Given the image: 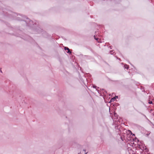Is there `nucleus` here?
Returning a JSON list of instances; mask_svg holds the SVG:
<instances>
[{
  "label": "nucleus",
  "mask_w": 154,
  "mask_h": 154,
  "mask_svg": "<svg viewBox=\"0 0 154 154\" xmlns=\"http://www.w3.org/2000/svg\"><path fill=\"white\" fill-rule=\"evenodd\" d=\"M121 139L122 140H123L122 139V137H121Z\"/></svg>",
  "instance_id": "nucleus-9"
},
{
  "label": "nucleus",
  "mask_w": 154,
  "mask_h": 154,
  "mask_svg": "<svg viewBox=\"0 0 154 154\" xmlns=\"http://www.w3.org/2000/svg\"><path fill=\"white\" fill-rule=\"evenodd\" d=\"M131 135H132V133H131Z\"/></svg>",
  "instance_id": "nucleus-14"
},
{
  "label": "nucleus",
  "mask_w": 154,
  "mask_h": 154,
  "mask_svg": "<svg viewBox=\"0 0 154 154\" xmlns=\"http://www.w3.org/2000/svg\"><path fill=\"white\" fill-rule=\"evenodd\" d=\"M81 154V152L78 153V154Z\"/></svg>",
  "instance_id": "nucleus-11"
},
{
  "label": "nucleus",
  "mask_w": 154,
  "mask_h": 154,
  "mask_svg": "<svg viewBox=\"0 0 154 154\" xmlns=\"http://www.w3.org/2000/svg\"><path fill=\"white\" fill-rule=\"evenodd\" d=\"M124 67L125 69H128L129 68V66L125 64L124 65Z\"/></svg>",
  "instance_id": "nucleus-4"
},
{
  "label": "nucleus",
  "mask_w": 154,
  "mask_h": 154,
  "mask_svg": "<svg viewBox=\"0 0 154 154\" xmlns=\"http://www.w3.org/2000/svg\"><path fill=\"white\" fill-rule=\"evenodd\" d=\"M149 103L150 104H151L152 103V101H150L149 102Z\"/></svg>",
  "instance_id": "nucleus-7"
},
{
  "label": "nucleus",
  "mask_w": 154,
  "mask_h": 154,
  "mask_svg": "<svg viewBox=\"0 0 154 154\" xmlns=\"http://www.w3.org/2000/svg\"><path fill=\"white\" fill-rule=\"evenodd\" d=\"M116 98H118V97L117 96H116L115 97L112 98L110 100L109 103H111L112 102L114 101Z\"/></svg>",
  "instance_id": "nucleus-1"
},
{
  "label": "nucleus",
  "mask_w": 154,
  "mask_h": 154,
  "mask_svg": "<svg viewBox=\"0 0 154 154\" xmlns=\"http://www.w3.org/2000/svg\"><path fill=\"white\" fill-rule=\"evenodd\" d=\"M83 150L85 151V154H87L88 153V152H86V150L85 149H84Z\"/></svg>",
  "instance_id": "nucleus-6"
},
{
  "label": "nucleus",
  "mask_w": 154,
  "mask_h": 154,
  "mask_svg": "<svg viewBox=\"0 0 154 154\" xmlns=\"http://www.w3.org/2000/svg\"><path fill=\"white\" fill-rule=\"evenodd\" d=\"M132 135L133 136V135L134 136L135 134H133Z\"/></svg>",
  "instance_id": "nucleus-12"
},
{
  "label": "nucleus",
  "mask_w": 154,
  "mask_h": 154,
  "mask_svg": "<svg viewBox=\"0 0 154 154\" xmlns=\"http://www.w3.org/2000/svg\"><path fill=\"white\" fill-rule=\"evenodd\" d=\"M94 39L97 40V42H98V41L99 38H96L95 35H94Z\"/></svg>",
  "instance_id": "nucleus-5"
},
{
  "label": "nucleus",
  "mask_w": 154,
  "mask_h": 154,
  "mask_svg": "<svg viewBox=\"0 0 154 154\" xmlns=\"http://www.w3.org/2000/svg\"><path fill=\"white\" fill-rule=\"evenodd\" d=\"M96 86H93V87L94 88H96Z\"/></svg>",
  "instance_id": "nucleus-8"
},
{
  "label": "nucleus",
  "mask_w": 154,
  "mask_h": 154,
  "mask_svg": "<svg viewBox=\"0 0 154 154\" xmlns=\"http://www.w3.org/2000/svg\"><path fill=\"white\" fill-rule=\"evenodd\" d=\"M64 49L65 50H67L68 51L67 52V53H69V54L71 53V52L70 51L69 49L67 47H65Z\"/></svg>",
  "instance_id": "nucleus-3"
},
{
  "label": "nucleus",
  "mask_w": 154,
  "mask_h": 154,
  "mask_svg": "<svg viewBox=\"0 0 154 154\" xmlns=\"http://www.w3.org/2000/svg\"><path fill=\"white\" fill-rule=\"evenodd\" d=\"M131 135H132V133H131Z\"/></svg>",
  "instance_id": "nucleus-13"
},
{
  "label": "nucleus",
  "mask_w": 154,
  "mask_h": 154,
  "mask_svg": "<svg viewBox=\"0 0 154 154\" xmlns=\"http://www.w3.org/2000/svg\"><path fill=\"white\" fill-rule=\"evenodd\" d=\"M139 146V148H140V149H141L142 150H145V152H147L148 150V149H147L146 148L144 147H141L140 146Z\"/></svg>",
  "instance_id": "nucleus-2"
},
{
  "label": "nucleus",
  "mask_w": 154,
  "mask_h": 154,
  "mask_svg": "<svg viewBox=\"0 0 154 154\" xmlns=\"http://www.w3.org/2000/svg\"><path fill=\"white\" fill-rule=\"evenodd\" d=\"M0 72H2V71H1V70L0 69Z\"/></svg>",
  "instance_id": "nucleus-10"
}]
</instances>
